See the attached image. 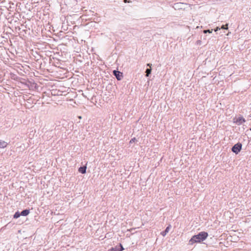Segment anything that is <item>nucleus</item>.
Listing matches in <instances>:
<instances>
[{
	"label": "nucleus",
	"instance_id": "nucleus-15",
	"mask_svg": "<svg viewBox=\"0 0 251 251\" xmlns=\"http://www.w3.org/2000/svg\"><path fill=\"white\" fill-rule=\"evenodd\" d=\"M212 30H210L208 29V30H204V31H203V32H204V33H207V32H208V33H211V32H212Z\"/></svg>",
	"mask_w": 251,
	"mask_h": 251
},
{
	"label": "nucleus",
	"instance_id": "nucleus-13",
	"mask_svg": "<svg viewBox=\"0 0 251 251\" xmlns=\"http://www.w3.org/2000/svg\"><path fill=\"white\" fill-rule=\"evenodd\" d=\"M135 142H137V139H136L135 137H134L133 138H132L130 141H129V144H132L133 143H134Z\"/></svg>",
	"mask_w": 251,
	"mask_h": 251
},
{
	"label": "nucleus",
	"instance_id": "nucleus-5",
	"mask_svg": "<svg viewBox=\"0 0 251 251\" xmlns=\"http://www.w3.org/2000/svg\"><path fill=\"white\" fill-rule=\"evenodd\" d=\"M113 74L119 80H121L123 77V74L119 71L114 70L113 71Z\"/></svg>",
	"mask_w": 251,
	"mask_h": 251
},
{
	"label": "nucleus",
	"instance_id": "nucleus-7",
	"mask_svg": "<svg viewBox=\"0 0 251 251\" xmlns=\"http://www.w3.org/2000/svg\"><path fill=\"white\" fill-rule=\"evenodd\" d=\"M8 143L4 141L0 140V148L4 149L7 147Z\"/></svg>",
	"mask_w": 251,
	"mask_h": 251
},
{
	"label": "nucleus",
	"instance_id": "nucleus-18",
	"mask_svg": "<svg viewBox=\"0 0 251 251\" xmlns=\"http://www.w3.org/2000/svg\"><path fill=\"white\" fill-rule=\"evenodd\" d=\"M151 65H151V64H147V66H150V67H151Z\"/></svg>",
	"mask_w": 251,
	"mask_h": 251
},
{
	"label": "nucleus",
	"instance_id": "nucleus-6",
	"mask_svg": "<svg viewBox=\"0 0 251 251\" xmlns=\"http://www.w3.org/2000/svg\"><path fill=\"white\" fill-rule=\"evenodd\" d=\"M171 225H169L166 228V229L164 231H162L161 233V234L163 236H165L169 232L170 229H171Z\"/></svg>",
	"mask_w": 251,
	"mask_h": 251
},
{
	"label": "nucleus",
	"instance_id": "nucleus-12",
	"mask_svg": "<svg viewBox=\"0 0 251 251\" xmlns=\"http://www.w3.org/2000/svg\"><path fill=\"white\" fill-rule=\"evenodd\" d=\"M151 69H147L146 70V76H149V75L151 74Z\"/></svg>",
	"mask_w": 251,
	"mask_h": 251
},
{
	"label": "nucleus",
	"instance_id": "nucleus-10",
	"mask_svg": "<svg viewBox=\"0 0 251 251\" xmlns=\"http://www.w3.org/2000/svg\"><path fill=\"white\" fill-rule=\"evenodd\" d=\"M120 249H117V248H115V249H112V251H122L124 250V248L123 247V246L121 245V244H120Z\"/></svg>",
	"mask_w": 251,
	"mask_h": 251
},
{
	"label": "nucleus",
	"instance_id": "nucleus-2",
	"mask_svg": "<svg viewBox=\"0 0 251 251\" xmlns=\"http://www.w3.org/2000/svg\"><path fill=\"white\" fill-rule=\"evenodd\" d=\"M175 9H185L187 8V4L182 2L176 3L174 4Z\"/></svg>",
	"mask_w": 251,
	"mask_h": 251
},
{
	"label": "nucleus",
	"instance_id": "nucleus-19",
	"mask_svg": "<svg viewBox=\"0 0 251 251\" xmlns=\"http://www.w3.org/2000/svg\"><path fill=\"white\" fill-rule=\"evenodd\" d=\"M78 118L79 119H81L82 118L81 116H79L78 117Z\"/></svg>",
	"mask_w": 251,
	"mask_h": 251
},
{
	"label": "nucleus",
	"instance_id": "nucleus-17",
	"mask_svg": "<svg viewBox=\"0 0 251 251\" xmlns=\"http://www.w3.org/2000/svg\"><path fill=\"white\" fill-rule=\"evenodd\" d=\"M220 28H219V27H217V28H216V29L215 30V31H218V30H220Z\"/></svg>",
	"mask_w": 251,
	"mask_h": 251
},
{
	"label": "nucleus",
	"instance_id": "nucleus-11",
	"mask_svg": "<svg viewBox=\"0 0 251 251\" xmlns=\"http://www.w3.org/2000/svg\"><path fill=\"white\" fill-rule=\"evenodd\" d=\"M21 215V213L19 212H16L14 215V218L17 219Z\"/></svg>",
	"mask_w": 251,
	"mask_h": 251
},
{
	"label": "nucleus",
	"instance_id": "nucleus-20",
	"mask_svg": "<svg viewBox=\"0 0 251 251\" xmlns=\"http://www.w3.org/2000/svg\"><path fill=\"white\" fill-rule=\"evenodd\" d=\"M250 130L251 131V128H250Z\"/></svg>",
	"mask_w": 251,
	"mask_h": 251
},
{
	"label": "nucleus",
	"instance_id": "nucleus-9",
	"mask_svg": "<svg viewBox=\"0 0 251 251\" xmlns=\"http://www.w3.org/2000/svg\"><path fill=\"white\" fill-rule=\"evenodd\" d=\"M86 166H83L79 168L78 171L80 173L82 174H85L86 172Z\"/></svg>",
	"mask_w": 251,
	"mask_h": 251
},
{
	"label": "nucleus",
	"instance_id": "nucleus-8",
	"mask_svg": "<svg viewBox=\"0 0 251 251\" xmlns=\"http://www.w3.org/2000/svg\"><path fill=\"white\" fill-rule=\"evenodd\" d=\"M29 212L30 211L29 209L24 210L21 212V216H26L28 215Z\"/></svg>",
	"mask_w": 251,
	"mask_h": 251
},
{
	"label": "nucleus",
	"instance_id": "nucleus-14",
	"mask_svg": "<svg viewBox=\"0 0 251 251\" xmlns=\"http://www.w3.org/2000/svg\"><path fill=\"white\" fill-rule=\"evenodd\" d=\"M221 28L222 29H228V25L227 24H226V25H223Z\"/></svg>",
	"mask_w": 251,
	"mask_h": 251
},
{
	"label": "nucleus",
	"instance_id": "nucleus-3",
	"mask_svg": "<svg viewBox=\"0 0 251 251\" xmlns=\"http://www.w3.org/2000/svg\"><path fill=\"white\" fill-rule=\"evenodd\" d=\"M242 149V144L240 143H238L235 144L232 148V151L235 153L236 154H237Z\"/></svg>",
	"mask_w": 251,
	"mask_h": 251
},
{
	"label": "nucleus",
	"instance_id": "nucleus-1",
	"mask_svg": "<svg viewBox=\"0 0 251 251\" xmlns=\"http://www.w3.org/2000/svg\"><path fill=\"white\" fill-rule=\"evenodd\" d=\"M208 234L205 232H201L196 235L193 236L192 238L189 240V244H193L195 243H200L204 240L207 237Z\"/></svg>",
	"mask_w": 251,
	"mask_h": 251
},
{
	"label": "nucleus",
	"instance_id": "nucleus-4",
	"mask_svg": "<svg viewBox=\"0 0 251 251\" xmlns=\"http://www.w3.org/2000/svg\"><path fill=\"white\" fill-rule=\"evenodd\" d=\"M234 123H236L238 125H241L242 123L245 122V119L242 117H236L233 119Z\"/></svg>",
	"mask_w": 251,
	"mask_h": 251
},
{
	"label": "nucleus",
	"instance_id": "nucleus-16",
	"mask_svg": "<svg viewBox=\"0 0 251 251\" xmlns=\"http://www.w3.org/2000/svg\"><path fill=\"white\" fill-rule=\"evenodd\" d=\"M125 2H131L130 0H124Z\"/></svg>",
	"mask_w": 251,
	"mask_h": 251
}]
</instances>
